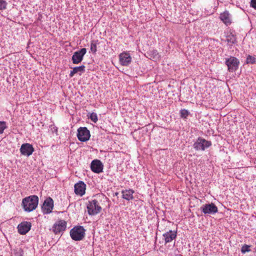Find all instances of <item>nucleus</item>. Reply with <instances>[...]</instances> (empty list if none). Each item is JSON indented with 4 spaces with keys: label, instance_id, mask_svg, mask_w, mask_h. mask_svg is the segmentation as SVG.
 Segmentation results:
<instances>
[{
    "label": "nucleus",
    "instance_id": "1",
    "mask_svg": "<svg viewBox=\"0 0 256 256\" xmlns=\"http://www.w3.org/2000/svg\"><path fill=\"white\" fill-rule=\"evenodd\" d=\"M38 204V196L33 195L24 198L22 206L26 212H30L37 208Z\"/></svg>",
    "mask_w": 256,
    "mask_h": 256
},
{
    "label": "nucleus",
    "instance_id": "2",
    "mask_svg": "<svg viewBox=\"0 0 256 256\" xmlns=\"http://www.w3.org/2000/svg\"><path fill=\"white\" fill-rule=\"evenodd\" d=\"M85 230L82 226H78L70 230V235L74 240H80L84 236Z\"/></svg>",
    "mask_w": 256,
    "mask_h": 256
},
{
    "label": "nucleus",
    "instance_id": "3",
    "mask_svg": "<svg viewBox=\"0 0 256 256\" xmlns=\"http://www.w3.org/2000/svg\"><path fill=\"white\" fill-rule=\"evenodd\" d=\"M87 209L89 214L95 215L100 212L102 208L99 205L98 202L94 200L88 202L87 205Z\"/></svg>",
    "mask_w": 256,
    "mask_h": 256
},
{
    "label": "nucleus",
    "instance_id": "4",
    "mask_svg": "<svg viewBox=\"0 0 256 256\" xmlns=\"http://www.w3.org/2000/svg\"><path fill=\"white\" fill-rule=\"evenodd\" d=\"M212 145L210 141L198 138L197 140L194 143V147L196 150H204L206 148L210 147Z\"/></svg>",
    "mask_w": 256,
    "mask_h": 256
},
{
    "label": "nucleus",
    "instance_id": "5",
    "mask_svg": "<svg viewBox=\"0 0 256 256\" xmlns=\"http://www.w3.org/2000/svg\"><path fill=\"white\" fill-rule=\"evenodd\" d=\"M240 62L238 59L234 56H230L226 60V64L228 66V70L230 72H234L238 68Z\"/></svg>",
    "mask_w": 256,
    "mask_h": 256
},
{
    "label": "nucleus",
    "instance_id": "6",
    "mask_svg": "<svg viewBox=\"0 0 256 256\" xmlns=\"http://www.w3.org/2000/svg\"><path fill=\"white\" fill-rule=\"evenodd\" d=\"M90 132L86 127H80L78 130L77 136L79 140L86 142L90 139Z\"/></svg>",
    "mask_w": 256,
    "mask_h": 256
},
{
    "label": "nucleus",
    "instance_id": "7",
    "mask_svg": "<svg viewBox=\"0 0 256 256\" xmlns=\"http://www.w3.org/2000/svg\"><path fill=\"white\" fill-rule=\"evenodd\" d=\"M86 52V49L82 48L79 50L75 52L72 58V62L74 64L80 63L83 60V57Z\"/></svg>",
    "mask_w": 256,
    "mask_h": 256
},
{
    "label": "nucleus",
    "instance_id": "8",
    "mask_svg": "<svg viewBox=\"0 0 256 256\" xmlns=\"http://www.w3.org/2000/svg\"><path fill=\"white\" fill-rule=\"evenodd\" d=\"M54 200L51 198H47L42 207V212L44 214H48L52 212L54 208Z\"/></svg>",
    "mask_w": 256,
    "mask_h": 256
},
{
    "label": "nucleus",
    "instance_id": "9",
    "mask_svg": "<svg viewBox=\"0 0 256 256\" xmlns=\"http://www.w3.org/2000/svg\"><path fill=\"white\" fill-rule=\"evenodd\" d=\"M118 59L122 66H128L131 63L132 58L128 52H124L118 55Z\"/></svg>",
    "mask_w": 256,
    "mask_h": 256
},
{
    "label": "nucleus",
    "instance_id": "10",
    "mask_svg": "<svg viewBox=\"0 0 256 256\" xmlns=\"http://www.w3.org/2000/svg\"><path fill=\"white\" fill-rule=\"evenodd\" d=\"M201 210L204 214H214L218 211V207L214 203L204 204Z\"/></svg>",
    "mask_w": 256,
    "mask_h": 256
},
{
    "label": "nucleus",
    "instance_id": "11",
    "mask_svg": "<svg viewBox=\"0 0 256 256\" xmlns=\"http://www.w3.org/2000/svg\"><path fill=\"white\" fill-rule=\"evenodd\" d=\"M66 227V222L64 220H60L56 222L52 227V231L56 234H60L65 230Z\"/></svg>",
    "mask_w": 256,
    "mask_h": 256
},
{
    "label": "nucleus",
    "instance_id": "12",
    "mask_svg": "<svg viewBox=\"0 0 256 256\" xmlns=\"http://www.w3.org/2000/svg\"><path fill=\"white\" fill-rule=\"evenodd\" d=\"M34 151V148L30 144H22L20 148V152L22 154L28 156H30Z\"/></svg>",
    "mask_w": 256,
    "mask_h": 256
},
{
    "label": "nucleus",
    "instance_id": "13",
    "mask_svg": "<svg viewBox=\"0 0 256 256\" xmlns=\"http://www.w3.org/2000/svg\"><path fill=\"white\" fill-rule=\"evenodd\" d=\"M31 226L30 222H22L18 226V232L21 234H25L30 230Z\"/></svg>",
    "mask_w": 256,
    "mask_h": 256
},
{
    "label": "nucleus",
    "instance_id": "14",
    "mask_svg": "<svg viewBox=\"0 0 256 256\" xmlns=\"http://www.w3.org/2000/svg\"><path fill=\"white\" fill-rule=\"evenodd\" d=\"M90 168L93 172L98 174L102 172L103 165L100 160H95L92 161Z\"/></svg>",
    "mask_w": 256,
    "mask_h": 256
},
{
    "label": "nucleus",
    "instance_id": "15",
    "mask_svg": "<svg viewBox=\"0 0 256 256\" xmlns=\"http://www.w3.org/2000/svg\"><path fill=\"white\" fill-rule=\"evenodd\" d=\"M176 232L170 230L168 232H165L163 234L164 239V240L165 244L172 242L176 237Z\"/></svg>",
    "mask_w": 256,
    "mask_h": 256
},
{
    "label": "nucleus",
    "instance_id": "16",
    "mask_svg": "<svg viewBox=\"0 0 256 256\" xmlns=\"http://www.w3.org/2000/svg\"><path fill=\"white\" fill-rule=\"evenodd\" d=\"M86 184L82 182H80L74 185L75 193L80 196H83L85 194Z\"/></svg>",
    "mask_w": 256,
    "mask_h": 256
},
{
    "label": "nucleus",
    "instance_id": "17",
    "mask_svg": "<svg viewBox=\"0 0 256 256\" xmlns=\"http://www.w3.org/2000/svg\"><path fill=\"white\" fill-rule=\"evenodd\" d=\"M220 18L226 26H228L232 23L230 14L228 11L226 10L220 14Z\"/></svg>",
    "mask_w": 256,
    "mask_h": 256
},
{
    "label": "nucleus",
    "instance_id": "18",
    "mask_svg": "<svg viewBox=\"0 0 256 256\" xmlns=\"http://www.w3.org/2000/svg\"><path fill=\"white\" fill-rule=\"evenodd\" d=\"M122 198L128 200H132L134 198L133 194L134 191L132 190H126L122 192Z\"/></svg>",
    "mask_w": 256,
    "mask_h": 256
},
{
    "label": "nucleus",
    "instance_id": "19",
    "mask_svg": "<svg viewBox=\"0 0 256 256\" xmlns=\"http://www.w3.org/2000/svg\"><path fill=\"white\" fill-rule=\"evenodd\" d=\"M85 68L86 66L84 65L74 68L73 70L70 71V76L72 78L76 74L84 72L85 71Z\"/></svg>",
    "mask_w": 256,
    "mask_h": 256
},
{
    "label": "nucleus",
    "instance_id": "20",
    "mask_svg": "<svg viewBox=\"0 0 256 256\" xmlns=\"http://www.w3.org/2000/svg\"><path fill=\"white\" fill-rule=\"evenodd\" d=\"M226 40L230 44H232L236 42V37L232 33L228 34L226 36Z\"/></svg>",
    "mask_w": 256,
    "mask_h": 256
},
{
    "label": "nucleus",
    "instance_id": "21",
    "mask_svg": "<svg viewBox=\"0 0 256 256\" xmlns=\"http://www.w3.org/2000/svg\"><path fill=\"white\" fill-rule=\"evenodd\" d=\"M99 44L98 40H92L90 43V50L92 53L95 54L97 51V45Z\"/></svg>",
    "mask_w": 256,
    "mask_h": 256
},
{
    "label": "nucleus",
    "instance_id": "22",
    "mask_svg": "<svg viewBox=\"0 0 256 256\" xmlns=\"http://www.w3.org/2000/svg\"><path fill=\"white\" fill-rule=\"evenodd\" d=\"M246 64H253L256 62V58L254 56H248L246 58Z\"/></svg>",
    "mask_w": 256,
    "mask_h": 256
},
{
    "label": "nucleus",
    "instance_id": "23",
    "mask_svg": "<svg viewBox=\"0 0 256 256\" xmlns=\"http://www.w3.org/2000/svg\"><path fill=\"white\" fill-rule=\"evenodd\" d=\"M6 128L5 122H0V134L4 132V130Z\"/></svg>",
    "mask_w": 256,
    "mask_h": 256
},
{
    "label": "nucleus",
    "instance_id": "24",
    "mask_svg": "<svg viewBox=\"0 0 256 256\" xmlns=\"http://www.w3.org/2000/svg\"><path fill=\"white\" fill-rule=\"evenodd\" d=\"M6 2L4 0H0V10H4L6 9Z\"/></svg>",
    "mask_w": 256,
    "mask_h": 256
},
{
    "label": "nucleus",
    "instance_id": "25",
    "mask_svg": "<svg viewBox=\"0 0 256 256\" xmlns=\"http://www.w3.org/2000/svg\"><path fill=\"white\" fill-rule=\"evenodd\" d=\"M180 114L182 118H186L188 116L189 112L186 110L183 109L180 110Z\"/></svg>",
    "mask_w": 256,
    "mask_h": 256
},
{
    "label": "nucleus",
    "instance_id": "26",
    "mask_svg": "<svg viewBox=\"0 0 256 256\" xmlns=\"http://www.w3.org/2000/svg\"><path fill=\"white\" fill-rule=\"evenodd\" d=\"M90 120L94 122H96L98 121V116L96 113L92 112L90 115Z\"/></svg>",
    "mask_w": 256,
    "mask_h": 256
},
{
    "label": "nucleus",
    "instance_id": "27",
    "mask_svg": "<svg viewBox=\"0 0 256 256\" xmlns=\"http://www.w3.org/2000/svg\"><path fill=\"white\" fill-rule=\"evenodd\" d=\"M250 246L245 244L242 246L241 249L242 252L243 254L246 253V252H248L250 251Z\"/></svg>",
    "mask_w": 256,
    "mask_h": 256
},
{
    "label": "nucleus",
    "instance_id": "28",
    "mask_svg": "<svg viewBox=\"0 0 256 256\" xmlns=\"http://www.w3.org/2000/svg\"><path fill=\"white\" fill-rule=\"evenodd\" d=\"M250 6L256 10V0H251Z\"/></svg>",
    "mask_w": 256,
    "mask_h": 256
},
{
    "label": "nucleus",
    "instance_id": "29",
    "mask_svg": "<svg viewBox=\"0 0 256 256\" xmlns=\"http://www.w3.org/2000/svg\"><path fill=\"white\" fill-rule=\"evenodd\" d=\"M153 53H154V54H155L156 56V55H158V52H157V51H156V50H154V51H153Z\"/></svg>",
    "mask_w": 256,
    "mask_h": 256
}]
</instances>
